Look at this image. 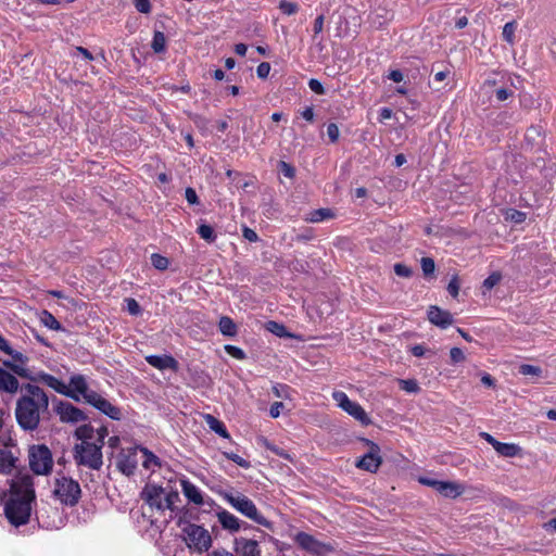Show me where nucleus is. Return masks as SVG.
I'll return each mask as SVG.
<instances>
[{
	"label": "nucleus",
	"mask_w": 556,
	"mask_h": 556,
	"mask_svg": "<svg viewBox=\"0 0 556 556\" xmlns=\"http://www.w3.org/2000/svg\"><path fill=\"white\" fill-rule=\"evenodd\" d=\"M480 437L483 438L489 444H491L494 448L495 445L500 442L493 435L488 432H481Z\"/></svg>",
	"instance_id": "obj_63"
},
{
	"label": "nucleus",
	"mask_w": 556,
	"mask_h": 556,
	"mask_svg": "<svg viewBox=\"0 0 556 556\" xmlns=\"http://www.w3.org/2000/svg\"><path fill=\"white\" fill-rule=\"evenodd\" d=\"M242 235H243V238L250 242H256L258 240L257 233L249 227H244L242 229Z\"/></svg>",
	"instance_id": "obj_54"
},
{
	"label": "nucleus",
	"mask_w": 556,
	"mask_h": 556,
	"mask_svg": "<svg viewBox=\"0 0 556 556\" xmlns=\"http://www.w3.org/2000/svg\"><path fill=\"white\" fill-rule=\"evenodd\" d=\"M519 372L525 376H540L542 370L538 366L523 364L519 367Z\"/></svg>",
	"instance_id": "obj_41"
},
{
	"label": "nucleus",
	"mask_w": 556,
	"mask_h": 556,
	"mask_svg": "<svg viewBox=\"0 0 556 556\" xmlns=\"http://www.w3.org/2000/svg\"><path fill=\"white\" fill-rule=\"evenodd\" d=\"M502 279V276L500 273H493L488 278L484 279L482 287L490 291L492 290Z\"/></svg>",
	"instance_id": "obj_39"
},
{
	"label": "nucleus",
	"mask_w": 556,
	"mask_h": 556,
	"mask_svg": "<svg viewBox=\"0 0 556 556\" xmlns=\"http://www.w3.org/2000/svg\"><path fill=\"white\" fill-rule=\"evenodd\" d=\"M20 389V382L15 376L0 368V392L14 394Z\"/></svg>",
	"instance_id": "obj_21"
},
{
	"label": "nucleus",
	"mask_w": 556,
	"mask_h": 556,
	"mask_svg": "<svg viewBox=\"0 0 556 556\" xmlns=\"http://www.w3.org/2000/svg\"><path fill=\"white\" fill-rule=\"evenodd\" d=\"M88 404L106 415L113 420H119L122 418L121 409L113 405L110 401L104 399L101 394L96 392L94 394H90Z\"/></svg>",
	"instance_id": "obj_12"
},
{
	"label": "nucleus",
	"mask_w": 556,
	"mask_h": 556,
	"mask_svg": "<svg viewBox=\"0 0 556 556\" xmlns=\"http://www.w3.org/2000/svg\"><path fill=\"white\" fill-rule=\"evenodd\" d=\"M260 442H261L262 446H264L266 450H269L273 453H275L276 455H279L283 458H289L288 453H286L283 450L277 447V446H275L274 444H271L267 439L261 438Z\"/></svg>",
	"instance_id": "obj_38"
},
{
	"label": "nucleus",
	"mask_w": 556,
	"mask_h": 556,
	"mask_svg": "<svg viewBox=\"0 0 556 556\" xmlns=\"http://www.w3.org/2000/svg\"><path fill=\"white\" fill-rule=\"evenodd\" d=\"M138 447V454H141V463L142 466L148 470H154L155 468L161 467V460L160 458L149 451L147 447L137 446Z\"/></svg>",
	"instance_id": "obj_24"
},
{
	"label": "nucleus",
	"mask_w": 556,
	"mask_h": 556,
	"mask_svg": "<svg viewBox=\"0 0 556 556\" xmlns=\"http://www.w3.org/2000/svg\"><path fill=\"white\" fill-rule=\"evenodd\" d=\"M108 433L105 427L94 429L90 425L79 426L75 430V437L81 441L74 447L76 463L90 469H100L103 464L102 447Z\"/></svg>",
	"instance_id": "obj_3"
},
{
	"label": "nucleus",
	"mask_w": 556,
	"mask_h": 556,
	"mask_svg": "<svg viewBox=\"0 0 556 556\" xmlns=\"http://www.w3.org/2000/svg\"><path fill=\"white\" fill-rule=\"evenodd\" d=\"M332 217L333 213L330 208H318L311 212L309 215L306 217V220L311 223H319Z\"/></svg>",
	"instance_id": "obj_29"
},
{
	"label": "nucleus",
	"mask_w": 556,
	"mask_h": 556,
	"mask_svg": "<svg viewBox=\"0 0 556 556\" xmlns=\"http://www.w3.org/2000/svg\"><path fill=\"white\" fill-rule=\"evenodd\" d=\"M392 115H393V112L389 108H382L379 111L380 122L390 119L392 117Z\"/></svg>",
	"instance_id": "obj_61"
},
{
	"label": "nucleus",
	"mask_w": 556,
	"mask_h": 556,
	"mask_svg": "<svg viewBox=\"0 0 556 556\" xmlns=\"http://www.w3.org/2000/svg\"><path fill=\"white\" fill-rule=\"evenodd\" d=\"M450 356L453 363H460L465 361V354L459 348H452Z\"/></svg>",
	"instance_id": "obj_50"
},
{
	"label": "nucleus",
	"mask_w": 556,
	"mask_h": 556,
	"mask_svg": "<svg viewBox=\"0 0 556 556\" xmlns=\"http://www.w3.org/2000/svg\"><path fill=\"white\" fill-rule=\"evenodd\" d=\"M138 447L123 451L117 457V468L126 476H131L138 465Z\"/></svg>",
	"instance_id": "obj_13"
},
{
	"label": "nucleus",
	"mask_w": 556,
	"mask_h": 556,
	"mask_svg": "<svg viewBox=\"0 0 556 556\" xmlns=\"http://www.w3.org/2000/svg\"><path fill=\"white\" fill-rule=\"evenodd\" d=\"M394 273L400 276V277H404V278H409L413 274L412 269L406 266L405 264H402V263H396L394 265Z\"/></svg>",
	"instance_id": "obj_45"
},
{
	"label": "nucleus",
	"mask_w": 556,
	"mask_h": 556,
	"mask_svg": "<svg viewBox=\"0 0 556 556\" xmlns=\"http://www.w3.org/2000/svg\"><path fill=\"white\" fill-rule=\"evenodd\" d=\"M279 8L287 15H292L298 11V5L295 3L285 0L280 2Z\"/></svg>",
	"instance_id": "obj_46"
},
{
	"label": "nucleus",
	"mask_w": 556,
	"mask_h": 556,
	"mask_svg": "<svg viewBox=\"0 0 556 556\" xmlns=\"http://www.w3.org/2000/svg\"><path fill=\"white\" fill-rule=\"evenodd\" d=\"M186 542L190 548L199 553L206 552L212 544L210 532L201 526L189 525L185 528Z\"/></svg>",
	"instance_id": "obj_8"
},
{
	"label": "nucleus",
	"mask_w": 556,
	"mask_h": 556,
	"mask_svg": "<svg viewBox=\"0 0 556 556\" xmlns=\"http://www.w3.org/2000/svg\"><path fill=\"white\" fill-rule=\"evenodd\" d=\"M225 350L226 352L231 355L232 357L237 358V359H243L245 358V353L243 352V350H241L240 348L238 346H235V345H225Z\"/></svg>",
	"instance_id": "obj_47"
},
{
	"label": "nucleus",
	"mask_w": 556,
	"mask_h": 556,
	"mask_svg": "<svg viewBox=\"0 0 556 556\" xmlns=\"http://www.w3.org/2000/svg\"><path fill=\"white\" fill-rule=\"evenodd\" d=\"M0 351L5 353L7 355L11 356L14 362H16L21 365H24L27 362V357L23 353L13 350L11 348L10 343L8 342V340H5L1 334H0Z\"/></svg>",
	"instance_id": "obj_25"
},
{
	"label": "nucleus",
	"mask_w": 556,
	"mask_h": 556,
	"mask_svg": "<svg viewBox=\"0 0 556 556\" xmlns=\"http://www.w3.org/2000/svg\"><path fill=\"white\" fill-rule=\"evenodd\" d=\"M28 464L36 475H49L53 468L52 453L43 444L31 445L28 450Z\"/></svg>",
	"instance_id": "obj_6"
},
{
	"label": "nucleus",
	"mask_w": 556,
	"mask_h": 556,
	"mask_svg": "<svg viewBox=\"0 0 556 556\" xmlns=\"http://www.w3.org/2000/svg\"><path fill=\"white\" fill-rule=\"evenodd\" d=\"M218 328L219 331L226 337H235L237 334V326L235 321L228 316L220 317Z\"/></svg>",
	"instance_id": "obj_27"
},
{
	"label": "nucleus",
	"mask_w": 556,
	"mask_h": 556,
	"mask_svg": "<svg viewBox=\"0 0 556 556\" xmlns=\"http://www.w3.org/2000/svg\"><path fill=\"white\" fill-rule=\"evenodd\" d=\"M280 168L286 177L292 178L294 176V168L290 164L282 161L280 162Z\"/></svg>",
	"instance_id": "obj_57"
},
{
	"label": "nucleus",
	"mask_w": 556,
	"mask_h": 556,
	"mask_svg": "<svg viewBox=\"0 0 556 556\" xmlns=\"http://www.w3.org/2000/svg\"><path fill=\"white\" fill-rule=\"evenodd\" d=\"M35 498L33 478L27 473L16 475L11 481L10 496L4 504L8 521L14 527L28 523Z\"/></svg>",
	"instance_id": "obj_1"
},
{
	"label": "nucleus",
	"mask_w": 556,
	"mask_h": 556,
	"mask_svg": "<svg viewBox=\"0 0 556 556\" xmlns=\"http://www.w3.org/2000/svg\"><path fill=\"white\" fill-rule=\"evenodd\" d=\"M151 263H152L153 267L159 270H165L169 264L167 257H165L161 254H157V253H153L151 255Z\"/></svg>",
	"instance_id": "obj_35"
},
{
	"label": "nucleus",
	"mask_w": 556,
	"mask_h": 556,
	"mask_svg": "<svg viewBox=\"0 0 556 556\" xmlns=\"http://www.w3.org/2000/svg\"><path fill=\"white\" fill-rule=\"evenodd\" d=\"M301 115L304 119H306L307 122H313L314 119V110L312 106H307L305 108L302 112H301Z\"/></svg>",
	"instance_id": "obj_62"
},
{
	"label": "nucleus",
	"mask_w": 556,
	"mask_h": 556,
	"mask_svg": "<svg viewBox=\"0 0 556 556\" xmlns=\"http://www.w3.org/2000/svg\"><path fill=\"white\" fill-rule=\"evenodd\" d=\"M459 288H460V283H459L458 277L457 276H453L452 279L450 280L448 285H447V292L453 298H457L458 293H459Z\"/></svg>",
	"instance_id": "obj_43"
},
{
	"label": "nucleus",
	"mask_w": 556,
	"mask_h": 556,
	"mask_svg": "<svg viewBox=\"0 0 556 556\" xmlns=\"http://www.w3.org/2000/svg\"><path fill=\"white\" fill-rule=\"evenodd\" d=\"M266 329L279 338L291 337V334L287 331V328L285 327V325L277 323V321H273V320L268 321L266 324Z\"/></svg>",
	"instance_id": "obj_30"
},
{
	"label": "nucleus",
	"mask_w": 556,
	"mask_h": 556,
	"mask_svg": "<svg viewBox=\"0 0 556 556\" xmlns=\"http://www.w3.org/2000/svg\"><path fill=\"white\" fill-rule=\"evenodd\" d=\"M151 47L155 53H162L166 48V38L162 31H155Z\"/></svg>",
	"instance_id": "obj_31"
},
{
	"label": "nucleus",
	"mask_w": 556,
	"mask_h": 556,
	"mask_svg": "<svg viewBox=\"0 0 556 556\" xmlns=\"http://www.w3.org/2000/svg\"><path fill=\"white\" fill-rule=\"evenodd\" d=\"M464 486L453 481H439L435 491L450 498H456L464 493Z\"/></svg>",
	"instance_id": "obj_20"
},
{
	"label": "nucleus",
	"mask_w": 556,
	"mask_h": 556,
	"mask_svg": "<svg viewBox=\"0 0 556 556\" xmlns=\"http://www.w3.org/2000/svg\"><path fill=\"white\" fill-rule=\"evenodd\" d=\"M517 28L516 22H508L503 27V38L505 41H507L509 45H514L515 42V31Z\"/></svg>",
	"instance_id": "obj_33"
},
{
	"label": "nucleus",
	"mask_w": 556,
	"mask_h": 556,
	"mask_svg": "<svg viewBox=\"0 0 556 556\" xmlns=\"http://www.w3.org/2000/svg\"><path fill=\"white\" fill-rule=\"evenodd\" d=\"M323 28H324V15H319V16L316 17V20L314 22V33H315V35H318L319 33H321Z\"/></svg>",
	"instance_id": "obj_60"
},
{
	"label": "nucleus",
	"mask_w": 556,
	"mask_h": 556,
	"mask_svg": "<svg viewBox=\"0 0 556 556\" xmlns=\"http://www.w3.org/2000/svg\"><path fill=\"white\" fill-rule=\"evenodd\" d=\"M308 87L313 92H315L317 94L325 93V89H324L321 83L315 78L309 79Z\"/></svg>",
	"instance_id": "obj_52"
},
{
	"label": "nucleus",
	"mask_w": 556,
	"mask_h": 556,
	"mask_svg": "<svg viewBox=\"0 0 556 556\" xmlns=\"http://www.w3.org/2000/svg\"><path fill=\"white\" fill-rule=\"evenodd\" d=\"M41 320L50 329L58 330L61 328V325L55 317L47 311L43 312Z\"/></svg>",
	"instance_id": "obj_36"
},
{
	"label": "nucleus",
	"mask_w": 556,
	"mask_h": 556,
	"mask_svg": "<svg viewBox=\"0 0 556 556\" xmlns=\"http://www.w3.org/2000/svg\"><path fill=\"white\" fill-rule=\"evenodd\" d=\"M54 412L64 424H78L87 419V415L80 408L65 401H58Z\"/></svg>",
	"instance_id": "obj_11"
},
{
	"label": "nucleus",
	"mask_w": 556,
	"mask_h": 556,
	"mask_svg": "<svg viewBox=\"0 0 556 556\" xmlns=\"http://www.w3.org/2000/svg\"><path fill=\"white\" fill-rule=\"evenodd\" d=\"M495 96L498 101H505L513 96V91L506 88H500L496 90Z\"/></svg>",
	"instance_id": "obj_55"
},
{
	"label": "nucleus",
	"mask_w": 556,
	"mask_h": 556,
	"mask_svg": "<svg viewBox=\"0 0 556 556\" xmlns=\"http://www.w3.org/2000/svg\"><path fill=\"white\" fill-rule=\"evenodd\" d=\"M500 455L504 457H515L520 454L521 448L515 443L498 442L494 448Z\"/></svg>",
	"instance_id": "obj_26"
},
{
	"label": "nucleus",
	"mask_w": 556,
	"mask_h": 556,
	"mask_svg": "<svg viewBox=\"0 0 556 556\" xmlns=\"http://www.w3.org/2000/svg\"><path fill=\"white\" fill-rule=\"evenodd\" d=\"M223 498L243 516L250 518L258 525L266 523V519L258 511L255 504L245 495L224 493Z\"/></svg>",
	"instance_id": "obj_7"
},
{
	"label": "nucleus",
	"mask_w": 556,
	"mask_h": 556,
	"mask_svg": "<svg viewBox=\"0 0 556 556\" xmlns=\"http://www.w3.org/2000/svg\"><path fill=\"white\" fill-rule=\"evenodd\" d=\"M379 447L372 444L370 451L356 462V467L369 472H376L381 465Z\"/></svg>",
	"instance_id": "obj_15"
},
{
	"label": "nucleus",
	"mask_w": 556,
	"mask_h": 556,
	"mask_svg": "<svg viewBox=\"0 0 556 556\" xmlns=\"http://www.w3.org/2000/svg\"><path fill=\"white\" fill-rule=\"evenodd\" d=\"M198 233L202 239H204L207 242H213L216 239L214 229L206 224H201L198 227Z\"/></svg>",
	"instance_id": "obj_34"
},
{
	"label": "nucleus",
	"mask_w": 556,
	"mask_h": 556,
	"mask_svg": "<svg viewBox=\"0 0 556 556\" xmlns=\"http://www.w3.org/2000/svg\"><path fill=\"white\" fill-rule=\"evenodd\" d=\"M269 72H270V64L267 62H262L256 68V74L262 79L267 78V76L269 75Z\"/></svg>",
	"instance_id": "obj_51"
},
{
	"label": "nucleus",
	"mask_w": 556,
	"mask_h": 556,
	"mask_svg": "<svg viewBox=\"0 0 556 556\" xmlns=\"http://www.w3.org/2000/svg\"><path fill=\"white\" fill-rule=\"evenodd\" d=\"M295 542L303 549L318 554L321 552L323 545L314 536L305 532H300L295 536Z\"/></svg>",
	"instance_id": "obj_22"
},
{
	"label": "nucleus",
	"mask_w": 556,
	"mask_h": 556,
	"mask_svg": "<svg viewBox=\"0 0 556 556\" xmlns=\"http://www.w3.org/2000/svg\"><path fill=\"white\" fill-rule=\"evenodd\" d=\"M206 556H236L232 553L226 549H215L212 553H208Z\"/></svg>",
	"instance_id": "obj_64"
},
{
	"label": "nucleus",
	"mask_w": 556,
	"mask_h": 556,
	"mask_svg": "<svg viewBox=\"0 0 556 556\" xmlns=\"http://www.w3.org/2000/svg\"><path fill=\"white\" fill-rule=\"evenodd\" d=\"M388 78L394 83H401L404 79V75L401 71L393 70L389 73Z\"/></svg>",
	"instance_id": "obj_58"
},
{
	"label": "nucleus",
	"mask_w": 556,
	"mask_h": 556,
	"mask_svg": "<svg viewBox=\"0 0 556 556\" xmlns=\"http://www.w3.org/2000/svg\"><path fill=\"white\" fill-rule=\"evenodd\" d=\"M224 455L228 459L232 460L235 464H237L238 466H240L242 468H249L250 467V463L247 459H244L241 456H239L238 454H236V453H227V452H225Z\"/></svg>",
	"instance_id": "obj_44"
},
{
	"label": "nucleus",
	"mask_w": 556,
	"mask_h": 556,
	"mask_svg": "<svg viewBox=\"0 0 556 556\" xmlns=\"http://www.w3.org/2000/svg\"><path fill=\"white\" fill-rule=\"evenodd\" d=\"M419 482L421 484H424V485L433 488L435 490L437 486H438L439 480H435V479H432V478H428V477H420L419 478Z\"/></svg>",
	"instance_id": "obj_59"
},
{
	"label": "nucleus",
	"mask_w": 556,
	"mask_h": 556,
	"mask_svg": "<svg viewBox=\"0 0 556 556\" xmlns=\"http://www.w3.org/2000/svg\"><path fill=\"white\" fill-rule=\"evenodd\" d=\"M134 4L140 13L148 14L151 11L149 0H134Z\"/></svg>",
	"instance_id": "obj_49"
},
{
	"label": "nucleus",
	"mask_w": 556,
	"mask_h": 556,
	"mask_svg": "<svg viewBox=\"0 0 556 556\" xmlns=\"http://www.w3.org/2000/svg\"><path fill=\"white\" fill-rule=\"evenodd\" d=\"M217 518L222 527L231 532H237L240 529V520L228 510H222L217 514Z\"/></svg>",
	"instance_id": "obj_23"
},
{
	"label": "nucleus",
	"mask_w": 556,
	"mask_h": 556,
	"mask_svg": "<svg viewBox=\"0 0 556 556\" xmlns=\"http://www.w3.org/2000/svg\"><path fill=\"white\" fill-rule=\"evenodd\" d=\"M66 389L68 392L67 394H64V396L76 402L84 400L88 403L90 401L88 396L96 393V391L89 389L87 378L84 375L78 374L71 376L68 384H66Z\"/></svg>",
	"instance_id": "obj_10"
},
{
	"label": "nucleus",
	"mask_w": 556,
	"mask_h": 556,
	"mask_svg": "<svg viewBox=\"0 0 556 556\" xmlns=\"http://www.w3.org/2000/svg\"><path fill=\"white\" fill-rule=\"evenodd\" d=\"M332 399L337 402L339 407L362 425L368 426L371 422V419L365 409L357 402L351 401L344 392L334 391L332 393Z\"/></svg>",
	"instance_id": "obj_9"
},
{
	"label": "nucleus",
	"mask_w": 556,
	"mask_h": 556,
	"mask_svg": "<svg viewBox=\"0 0 556 556\" xmlns=\"http://www.w3.org/2000/svg\"><path fill=\"white\" fill-rule=\"evenodd\" d=\"M185 195H186V200L189 204H198L199 203V199H198V195H197V192L193 188H187L186 189V192H185Z\"/></svg>",
	"instance_id": "obj_53"
},
{
	"label": "nucleus",
	"mask_w": 556,
	"mask_h": 556,
	"mask_svg": "<svg viewBox=\"0 0 556 556\" xmlns=\"http://www.w3.org/2000/svg\"><path fill=\"white\" fill-rule=\"evenodd\" d=\"M327 136L329 137L331 142H336L339 139L340 130L339 127L334 123H330L327 126Z\"/></svg>",
	"instance_id": "obj_48"
},
{
	"label": "nucleus",
	"mask_w": 556,
	"mask_h": 556,
	"mask_svg": "<svg viewBox=\"0 0 556 556\" xmlns=\"http://www.w3.org/2000/svg\"><path fill=\"white\" fill-rule=\"evenodd\" d=\"M282 408H283V403L282 402H275L270 406V409H269L270 417L278 418Z\"/></svg>",
	"instance_id": "obj_56"
},
{
	"label": "nucleus",
	"mask_w": 556,
	"mask_h": 556,
	"mask_svg": "<svg viewBox=\"0 0 556 556\" xmlns=\"http://www.w3.org/2000/svg\"><path fill=\"white\" fill-rule=\"evenodd\" d=\"M125 302H126V308L130 315L137 316L140 314L141 307L135 299L128 298L125 300Z\"/></svg>",
	"instance_id": "obj_42"
},
{
	"label": "nucleus",
	"mask_w": 556,
	"mask_h": 556,
	"mask_svg": "<svg viewBox=\"0 0 556 556\" xmlns=\"http://www.w3.org/2000/svg\"><path fill=\"white\" fill-rule=\"evenodd\" d=\"M421 269L425 276L432 275L435 269L434 261L431 257H422L420 261Z\"/></svg>",
	"instance_id": "obj_40"
},
{
	"label": "nucleus",
	"mask_w": 556,
	"mask_h": 556,
	"mask_svg": "<svg viewBox=\"0 0 556 556\" xmlns=\"http://www.w3.org/2000/svg\"><path fill=\"white\" fill-rule=\"evenodd\" d=\"M399 383H400L401 389L406 391V392H408V393H417L419 391V386L416 382V380H413V379L403 380V379H401L399 381Z\"/></svg>",
	"instance_id": "obj_37"
},
{
	"label": "nucleus",
	"mask_w": 556,
	"mask_h": 556,
	"mask_svg": "<svg viewBox=\"0 0 556 556\" xmlns=\"http://www.w3.org/2000/svg\"><path fill=\"white\" fill-rule=\"evenodd\" d=\"M14 467V458L10 453L0 452V472H10Z\"/></svg>",
	"instance_id": "obj_32"
},
{
	"label": "nucleus",
	"mask_w": 556,
	"mask_h": 556,
	"mask_svg": "<svg viewBox=\"0 0 556 556\" xmlns=\"http://www.w3.org/2000/svg\"><path fill=\"white\" fill-rule=\"evenodd\" d=\"M428 319L431 324L443 329L453 324L452 314L448 311L441 309L434 305L430 306L428 309Z\"/></svg>",
	"instance_id": "obj_16"
},
{
	"label": "nucleus",
	"mask_w": 556,
	"mask_h": 556,
	"mask_svg": "<svg viewBox=\"0 0 556 556\" xmlns=\"http://www.w3.org/2000/svg\"><path fill=\"white\" fill-rule=\"evenodd\" d=\"M205 421H206L207 426L210 427V429L213 430L215 433H217L220 437L226 438V439L229 438V433H228L225 425L220 420H218L217 418H215L212 415H206Z\"/></svg>",
	"instance_id": "obj_28"
},
{
	"label": "nucleus",
	"mask_w": 556,
	"mask_h": 556,
	"mask_svg": "<svg viewBox=\"0 0 556 556\" xmlns=\"http://www.w3.org/2000/svg\"><path fill=\"white\" fill-rule=\"evenodd\" d=\"M141 498L151 509L164 513L167 509L174 510L175 503L179 501V494L175 490H167L163 486L148 483L141 492Z\"/></svg>",
	"instance_id": "obj_4"
},
{
	"label": "nucleus",
	"mask_w": 556,
	"mask_h": 556,
	"mask_svg": "<svg viewBox=\"0 0 556 556\" xmlns=\"http://www.w3.org/2000/svg\"><path fill=\"white\" fill-rule=\"evenodd\" d=\"M149 365L160 370L177 369V361L169 355H149L146 357Z\"/></svg>",
	"instance_id": "obj_19"
},
{
	"label": "nucleus",
	"mask_w": 556,
	"mask_h": 556,
	"mask_svg": "<svg viewBox=\"0 0 556 556\" xmlns=\"http://www.w3.org/2000/svg\"><path fill=\"white\" fill-rule=\"evenodd\" d=\"M235 551L239 556H261L257 541L245 538L235 540Z\"/></svg>",
	"instance_id": "obj_17"
},
{
	"label": "nucleus",
	"mask_w": 556,
	"mask_h": 556,
	"mask_svg": "<svg viewBox=\"0 0 556 556\" xmlns=\"http://www.w3.org/2000/svg\"><path fill=\"white\" fill-rule=\"evenodd\" d=\"M53 494L62 504L74 506L80 498L81 490L76 480L61 476L54 480Z\"/></svg>",
	"instance_id": "obj_5"
},
{
	"label": "nucleus",
	"mask_w": 556,
	"mask_h": 556,
	"mask_svg": "<svg viewBox=\"0 0 556 556\" xmlns=\"http://www.w3.org/2000/svg\"><path fill=\"white\" fill-rule=\"evenodd\" d=\"M35 380L46 384L47 387L51 388L59 394L64 395L67 394L68 392V390L66 389V383H64L62 380L58 379L56 377L50 374L40 371L37 374Z\"/></svg>",
	"instance_id": "obj_18"
},
{
	"label": "nucleus",
	"mask_w": 556,
	"mask_h": 556,
	"mask_svg": "<svg viewBox=\"0 0 556 556\" xmlns=\"http://www.w3.org/2000/svg\"><path fill=\"white\" fill-rule=\"evenodd\" d=\"M49 407L47 393L38 386L25 383L21 387V396L16 401L15 417L24 429L33 431L38 428L41 414Z\"/></svg>",
	"instance_id": "obj_2"
},
{
	"label": "nucleus",
	"mask_w": 556,
	"mask_h": 556,
	"mask_svg": "<svg viewBox=\"0 0 556 556\" xmlns=\"http://www.w3.org/2000/svg\"><path fill=\"white\" fill-rule=\"evenodd\" d=\"M181 491L187 501L193 505L202 506L205 504L204 493L192 483L188 478L182 477L179 479Z\"/></svg>",
	"instance_id": "obj_14"
}]
</instances>
